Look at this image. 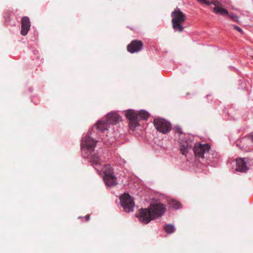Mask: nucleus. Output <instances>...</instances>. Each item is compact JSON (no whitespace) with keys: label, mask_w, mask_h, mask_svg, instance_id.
Segmentation results:
<instances>
[{"label":"nucleus","mask_w":253,"mask_h":253,"mask_svg":"<svg viewBox=\"0 0 253 253\" xmlns=\"http://www.w3.org/2000/svg\"><path fill=\"white\" fill-rule=\"evenodd\" d=\"M169 207L175 209H178L180 207V203L175 200H170L169 201Z\"/></svg>","instance_id":"nucleus-16"},{"label":"nucleus","mask_w":253,"mask_h":253,"mask_svg":"<svg viewBox=\"0 0 253 253\" xmlns=\"http://www.w3.org/2000/svg\"><path fill=\"white\" fill-rule=\"evenodd\" d=\"M102 170L104 174V181L106 185L108 186H116L117 184V177L115 176L110 165H104Z\"/></svg>","instance_id":"nucleus-3"},{"label":"nucleus","mask_w":253,"mask_h":253,"mask_svg":"<svg viewBox=\"0 0 253 253\" xmlns=\"http://www.w3.org/2000/svg\"><path fill=\"white\" fill-rule=\"evenodd\" d=\"M164 229L165 232L168 234H171L175 231V228L174 226L171 224H167L164 227Z\"/></svg>","instance_id":"nucleus-17"},{"label":"nucleus","mask_w":253,"mask_h":253,"mask_svg":"<svg viewBox=\"0 0 253 253\" xmlns=\"http://www.w3.org/2000/svg\"><path fill=\"white\" fill-rule=\"evenodd\" d=\"M143 45V43L141 41L133 40L127 46V50L131 53L138 52L142 49Z\"/></svg>","instance_id":"nucleus-9"},{"label":"nucleus","mask_w":253,"mask_h":253,"mask_svg":"<svg viewBox=\"0 0 253 253\" xmlns=\"http://www.w3.org/2000/svg\"><path fill=\"white\" fill-rule=\"evenodd\" d=\"M210 149V146L208 144H197L194 145L193 151L196 156L204 158V155L209 152Z\"/></svg>","instance_id":"nucleus-8"},{"label":"nucleus","mask_w":253,"mask_h":253,"mask_svg":"<svg viewBox=\"0 0 253 253\" xmlns=\"http://www.w3.org/2000/svg\"><path fill=\"white\" fill-rule=\"evenodd\" d=\"M126 117L129 120L138 119L137 113L133 110H128L126 111Z\"/></svg>","instance_id":"nucleus-15"},{"label":"nucleus","mask_w":253,"mask_h":253,"mask_svg":"<svg viewBox=\"0 0 253 253\" xmlns=\"http://www.w3.org/2000/svg\"><path fill=\"white\" fill-rule=\"evenodd\" d=\"M107 121L110 124H116L120 120V116L116 113L108 114L106 118Z\"/></svg>","instance_id":"nucleus-12"},{"label":"nucleus","mask_w":253,"mask_h":253,"mask_svg":"<svg viewBox=\"0 0 253 253\" xmlns=\"http://www.w3.org/2000/svg\"><path fill=\"white\" fill-rule=\"evenodd\" d=\"M234 29L237 31H238L239 32H240L241 34H243V30L238 26L236 25H234Z\"/></svg>","instance_id":"nucleus-24"},{"label":"nucleus","mask_w":253,"mask_h":253,"mask_svg":"<svg viewBox=\"0 0 253 253\" xmlns=\"http://www.w3.org/2000/svg\"><path fill=\"white\" fill-rule=\"evenodd\" d=\"M252 58H253V56L252 57Z\"/></svg>","instance_id":"nucleus-27"},{"label":"nucleus","mask_w":253,"mask_h":253,"mask_svg":"<svg viewBox=\"0 0 253 253\" xmlns=\"http://www.w3.org/2000/svg\"><path fill=\"white\" fill-rule=\"evenodd\" d=\"M95 145L96 142L92 138L88 135L85 136L82 142V152L91 154L94 150Z\"/></svg>","instance_id":"nucleus-7"},{"label":"nucleus","mask_w":253,"mask_h":253,"mask_svg":"<svg viewBox=\"0 0 253 253\" xmlns=\"http://www.w3.org/2000/svg\"><path fill=\"white\" fill-rule=\"evenodd\" d=\"M211 3L215 6L213 8V12L215 13H219L221 15L225 16L228 15L227 9L223 8L222 4L216 0L211 1Z\"/></svg>","instance_id":"nucleus-10"},{"label":"nucleus","mask_w":253,"mask_h":253,"mask_svg":"<svg viewBox=\"0 0 253 253\" xmlns=\"http://www.w3.org/2000/svg\"><path fill=\"white\" fill-rule=\"evenodd\" d=\"M31 27L30 19L27 16H24L21 19V34L26 36Z\"/></svg>","instance_id":"nucleus-11"},{"label":"nucleus","mask_w":253,"mask_h":253,"mask_svg":"<svg viewBox=\"0 0 253 253\" xmlns=\"http://www.w3.org/2000/svg\"><path fill=\"white\" fill-rule=\"evenodd\" d=\"M109 125V124L105 119V120H101L98 121V122L96 123V128L98 129L103 131L108 129Z\"/></svg>","instance_id":"nucleus-14"},{"label":"nucleus","mask_w":253,"mask_h":253,"mask_svg":"<svg viewBox=\"0 0 253 253\" xmlns=\"http://www.w3.org/2000/svg\"><path fill=\"white\" fill-rule=\"evenodd\" d=\"M180 150L183 155H185L189 150L194 147L195 143L193 141V138L192 136L187 135L184 138H179Z\"/></svg>","instance_id":"nucleus-4"},{"label":"nucleus","mask_w":253,"mask_h":253,"mask_svg":"<svg viewBox=\"0 0 253 253\" xmlns=\"http://www.w3.org/2000/svg\"><path fill=\"white\" fill-rule=\"evenodd\" d=\"M129 127L131 129H133L135 127L139 125L138 119L129 120Z\"/></svg>","instance_id":"nucleus-20"},{"label":"nucleus","mask_w":253,"mask_h":253,"mask_svg":"<svg viewBox=\"0 0 253 253\" xmlns=\"http://www.w3.org/2000/svg\"><path fill=\"white\" fill-rule=\"evenodd\" d=\"M176 131L177 133H178L179 135H180V138H181V137H183L184 138V137H186L185 135V134H183L182 133V129L180 127H177L176 128Z\"/></svg>","instance_id":"nucleus-23"},{"label":"nucleus","mask_w":253,"mask_h":253,"mask_svg":"<svg viewBox=\"0 0 253 253\" xmlns=\"http://www.w3.org/2000/svg\"><path fill=\"white\" fill-rule=\"evenodd\" d=\"M227 16H229L233 21L235 22H238V17L234 14L228 13V15H227Z\"/></svg>","instance_id":"nucleus-21"},{"label":"nucleus","mask_w":253,"mask_h":253,"mask_svg":"<svg viewBox=\"0 0 253 253\" xmlns=\"http://www.w3.org/2000/svg\"><path fill=\"white\" fill-rule=\"evenodd\" d=\"M166 206L161 203L151 204L147 209H143L139 212V220L144 224L151 220L161 216L166 211Z\"/></svg>","instance_id":"nucleus-1"},{"label":"nucleus","mask_w":253,"mask_h":253,"mask_svg":"<svg viewBox=\"0 0 253 253\" xmlns=\"http://www.w3.org/2000/svg\"><path fill=\"white\" fill-rule=\"evenodd\" d=\"M120 202L124 210L126 212L133 211L134 203L132 197L128 194H124L120 197Z\"/></svg>","instance_id":"nucleus-6"},{"label":"nucleus","mask_w":253,"mask_h":253,"mask_svg":"<svg viewBox=\"0 0 253 253\" xmlns=\"http://www.w3.org/2000/svg\"><path fill=\"white\" fill-rule=\"evenodd\" d=\"M85 219V220L86 221H88L90 219V215L89 214H87L86 216H85L84 217Z\"/></svg>","instance_id":"nucleus-26"},{"label":"nucleus","mask_w":253,"mask_h":253,"mask_svg":"<svg viewBox=\"0 0 253 253\" xmlns=\"http://www.w3.org/2000/svg\"><path fill=\"white\" fill-rule=\"evenodd\" d=\"M91 162L94 167L98 166L100 165V158L96 154H94L91 156Z\"/></svg>","instance_id":"nucleus-18"},{"label":"nucleus","mask_w":253,"mask_h":253,"mask_svg":"<svg viewBox=\"0 0 253 253\" xmlns=\"http://www.w3.org/2000/svg\"><path fill=\"white\" fill-rule=\"evenodd\" d=\"M248 138L253 143V134H250L248 136Z\"/></svg>","instance_id":"nucleus-25"},{"label":"nucleus","mask_w":253,"mask_h":253,"mask_svg":"<svg viewBox=\"0 0 253 253\" xmlns=\"http://www.w3.org/2000/svg\"><path fill=\"white\" fill-rule=\"evenodd\" d=\"M198 2L201 4H205L207 5H209L211 3V1H208L207 0H197Z\"/></svg>","instance_id":"nucleus-22"},{"label":"nucleus","mask_w":253,"mask_h":253,"mask_svg":"<svg viewBox=\"0 0 253 253\" xmlns=\"http://www.w3.org/2000/svg\"><path fill=\"white\" fill-rule=\"evenodd\" d=\"M154 125L158 131L164 134L170 131L171 128L170 124L165 119L161 118L154 119Z\"/></svg>","instance_id":"nucleus-5"},{"label":"nucleus","mask_w":253,"mask_h":253,"mask_svg":"<svg viewBox=\"0 0 253 253\" xmlns=\"http://www.w3.org/2000/svg\"><path fill=\"white\" fill-rule=\"evenodd\" d=\"M236 169L240 172H245L247 170L246 162L243 159H239L236 161Z\"/></svg>","instance_id":"nucleus-13"},{"label":"nucleus","mask_w":253,"mask_h":253,"mask_svg":"<svg viewBox=\"0 0 253 253\" xmlns=\"http://www.w3.org/2000/svg\"><path fill=\"white\" fill-rule=\"evenodd\" d=\"M138 117L139 116L141 120H147L149 117V113L145 110H141L137 113Z\"/></svg>","instance_id":"nucleus-19"},{"label":"nucleus","mask_w":253,"mask_h":253,"mask_svg":"<svg viewBox=\"0 0 253 253\" xmlns=\"http://www.w3.org/2000/svg\"><path fill=\"white\" fill-rule=\"evenodd\" d=\"M172 28L180 33L184 31L183 24L186 20V16L179 8H175L171 13Z\"/></svg>","instance_id":"nucleus-2"}]
</instances>
